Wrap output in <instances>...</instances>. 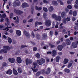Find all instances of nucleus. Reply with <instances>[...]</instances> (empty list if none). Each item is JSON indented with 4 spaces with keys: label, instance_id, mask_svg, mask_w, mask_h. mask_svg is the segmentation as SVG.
<instances>
[{
    "label": "nucleus",
    "instance_id": "15",
    "mask_svg": "<svg viewBox=\"0 0 78 78\" xmlns=\"http://www.w3.org/2000/svg\"><path fill=\"white\" fill-rule=\"evenodd\" d=\"M66 43L67 45H70V44L71 43V42H70V40H69V39H67L66 40Z\"/></svg>",
    "mask_w": 78,
    "mask_h": 78
},
{
    "label": "nucleus",
    "instance_id": "55",
    "mask_svg": "<svg viewBox=\"0 0 78 78\" xmlns=\"http://www.w3.org/2000/svg\"><path fill=\"white\" fill-rule=\"evenodd\" d=\"M43 2H44V3H48V1L47 0H44L43 1Z\"/></svg>",
    "mask_w": 78,
    "mask_h": 78
},
{
    "label": "nucleus",
    "instance_id": "38",
    "mask_svg": "<svg viewBox=\"0 0 78 78\" xmlns=\"http://www.w3.org/2000/svg\"><path fill=\"white\" fill-rule=\"evenodd\" d=\"M73 14V16H76L77 14V12L76 11H74Z\"/></svg>",
    "mask_w": 78,
    "mask_h": 78
},
{
    "label": "nucleus",
    "instance_id": "30",
    "mask_svg": "<svg viewBox=\"0 0 78 78\" xmlns=\"http://www.w3.org/2000/svg\"><path fill=\"white\" fill-rule=\"evenodd\" d=\"M18 72L19 73H22V70L20 68H19L18 69Z\"/></svg>",
    "mask_w": 78,
    "mask_h": 78
},
{
    "label": "nucleus",
    "instance_id": "19",
    "mask_svg": "<svg viewBox=\"0 0 78 78\" xmlns=\"http://www.w3.org/2000/svg\"><path fill=\"white\" fill-rule=\"evenodd\" d=\"M56 20L59 21H60L61 20V16H57L55 18Z\"/></svg>",
    "mask_w": 78,
    "mask_h": 78
},
{
    "label": "nucleus",
    "instance_id": "4",
    "mask_svg": "<svg viewBox=\"0 0 78 78\" xmlns=\"http://www.w3.org/2000/svg\"><path fill=\"white\" fill-rule=\"evenodd\" d=\"M26 61V64L27 66L28 65H30L32 63V60H30L28 59V58H26L25 60Z\"/></svg>",
    "mask_w": 78,
    "mask_h": 78
},
{
    "label": "nucleus",
    "instance_id": "45",
    "mask_svg": "<svg viewBox=\"0 0 78 78\" xmlns=\"http://www.w3.org/2000/svg\"><path fill=\"white\" fill-rule=\"evenodd\" d=\"M43 10L44 12H47L48 11V10L45 7H43Z\"/></svg>",
    "mask_w": 78,
    "mask_h": 78
},
{
    "label": "nucleus",
    "instance_id": "42",
    "mask_svg": "<svg viewBox=\"0 0 78 78\" xmlns=\"http://www.w3.org/2000/svg\"><path fill=\"white\" fill-rule=\"evenodd\" d=\"M6 66V63L5 62H4L2 63V68H3L4 67H5Z\"/></svg>",
    "mask_w": 78,
    "mask_h": 78
},
{
    "label": "nucleus",
    "instance_id": "21",
    "mask_svg": "<svg viewBox=\"0 0 78 78\" xmlns=\"http://www.w3.org/2000/svg\"><path fill=\"white\" fill-rule=\"evenodd\" d=\"M73 47V48H76L77 47V44L75 42H73L72 43Z\"/></svg>",
    "mask_w": 78,
    "mask_h": 78
},
{
    "label": "nucleus",
    "instance_id": "28",
    "mask_svg": "<svg viewBox=\"0 0 78 78\" xmlns=\"http://www.w3.org/2000/svg\"><path fill=\"white\" fill-rule=\"evenodd\" d=\"M42 38L44 39H47V35L46 34L44 33L43 34Z\"/></svg>",
    "mask_w": 78,
    "mask_h": 78
},
{
    "label": "nucleus",
    "instance_id": "63",
    "mask_svg": "<svg viewBox=\"0 0 78 78\" xmlns=\"http://www.w3.org/2000/svg\"><path fill=\"white\" fill-rule=\"evenodd\" d=\"M60 43H61V41H58L57 42H56V44H59Z\"/></svg>",
    "mask_w": 78,
    "mask_h": 78
},
{
    "label": "nucleus",
    "instance_id": "25",
    "mask_svg": "<svg viewBox=\"0 0 78 78\" xmlns=\"http://www.w3.org/2000/svg\"><path fill=\"white\" fill-rule=\"evenodd\" d=\"M7 40L8 41V42L9 44H11L12 43V39H11V38L9 37H8V38Z\"/></svg>",
    "mask_w": 78,
    "mask_h": 78
},
{
    "label": "nucleus",
    "instance_id": "46",
    "mask_svg": "<svg viewBox=\"0 0 78 78\" xmlns=\"http://www.w3.org/2000/svg\"><path fill=\"white\" fill-rule=\"evenodd\" d=\"M51 16L52 18H54V19H56V15H55V14H53Z\"/></svg>",
    "mask_w": 78,
    "mask_h": 78
},
{
    "label": "nucleus",
    "instance_id": "5",
    "mask_svg": "<svg viewBox=\"0 0 78 78\" xmlns=\"http://www.w3.org/2000/svg\"><path fill=\"white\" fill-rule=\"evenodd\" d=\"M45 24L47 27H50L51 25V21L50 20H46L45 22Z\"/></svg>",
    "mask_w": 78,
    "mask_h": 78
},
{
    "label": "nucleus",
    "instance_id": "49",
    "mask_svg": "<svg viewBox=\"0 0 78 78\" xmlns=\"http://www.w3.org/2000/svg\"><path fill=\"white\" fill-rule=\"evenodd\" d=\"M74 28L75 30L76 31H77L78 30V27L77 26H75L74 27Z\"/></svg>",
    "mask_w": 78,
    "mask_h": 78
},
{
    "label": "nucleus",
    "instance_id": "12",
    "mask_svg": "<svg viewBox=\"0 0 78 78\" xmlns=\"http://www.w3.org/2000/svg\"><path fill=\"white\" fill-rule=\"evenodd\" d=\"M6 73L8 75H11L12 73V71L11 69H8L7 72H6Z\"/></svg>",
    "mask_w": 78,
    "mask_h": 78
},
{
    "label": "nucleus",
    "instance_id": "29",
    "mask_svg": "<svg viewBox=\"0 0 78 78\" xmlns=\"http://www.w3.org/2000/svg\"><path fill=\"white\" fill-rule=\"evenodd\" d=\"M48 10L50 12H52V11H53V7L52 6L48 8Z\"/></svg>",
    "mask_w": 78,
    "mask_h": 78
},
{
    "label": "nucleus",
    "instance_id": "7",
    "mask_svg": "<svg viewBox=\"0 0 78 78\" xmlns=\"http://www.w3.org/2000/svg\"><path fill=\"white\" fill-rule=\"evenodd\" d=\"M13 4L14 7L16 6H16H20V2H16L15 1L13 3Z\"/></svg>",
    "mask_w": 78,
    "mask_h": 78
},
{
    "label": "nucleus",
    "instance_id": "6",
    "mask_svg": "<svg viewBox=\"0 0 78 78\" xmlns=\"http://www.w3.org/2000/svg\"><path fill=\"white\" fill-rule=\"evenodd\" d=\"M23 33L25 35L26 37H27L28 39L30 37V34L28 32H27V31L26 30H24Z\"/></svg>",
    "mask_w": 78,
    "mask_h": 78
},
{
    "label": "nucleus",
    "instance_id": "53",
    "mask_svg": "<svg viewBox=\"0 0 78 78\" xmlns=\"http://www.w3.org/2000/svg\"><path fill=\"white\" fill-rule=\"evenodd\" d=\"M31 35H32V36H33V37L34 38L35 37V35L34 34V32L33 31H32V33H31Z\"/></svg>",
    "mask_w": 78,
    "mask_h": 78
},
{
    "label": "nucleus",
    "instance_id": "44",
    "mask_svg": "<svg viewBox=\"0 0 78 78\" xmlns=\"http://www.w3.org/2000/svg\"><path fill=\"white\" fill-rule=\"evenodd\" d=\"M34 12V8L32 6V8L31 9V13L32 14H33V12Z\"/></svg>",
    "mask_w": 78,
    "mask_h": 78
},
{
    "label": "nucleus",
    "instance_id": "35",
    "mask_svg": "<svg viewBox=\"0 0 78 78\" xmlns=\"http://www.w3.org/2000/svg\"><path fill=\"white\" fill-rule=\"evenodd\" d=\"M41 74V71H38L36 73L35 75L36 76H39Z\"/></svg>",
    "mask_w": 78,
    "mask_h": 78
},
{
    "label": "nucleus",
    "instance_id": "20",
    "mask_svg": "<svg viewBox=\"0 0 78 78\" xmlns=\"http://www.w3.org/2000/svg\"><path fill=\"white\" fill-rule=\"evenodd\" d=\"M68 62H69V59H67V58H65L64 59L63 61L64 64H67V63H68Z\"/></svg>",
    "mask_w": 78,
    "mask_h": 78
},
{
    "label": "nucleus",
    "instance_id": "36",
    "mask_svg": "<svg viewBox=\"0 0 78 78\" xmlns=\"http://www.w3.org/2000/svg\"><path fill=\"white\" fill-rule=\"evenodd\" d=\"M36 36L37 39H38V40L40 39V37H41V36L39 34H37Z\"/></svg>",
    "mask_w": 78,
    "mask_h": 78
},
{
    "label": "nucleus",
    "instance_id": "18",
    "mask_svg": "<svg viewBox=\"0 0 78 78\" xmlns=\"http://www.w3.org/2000/svg\"><path fill=\"white\" fill-rule=\"evenodd\" d=\"M40 72L42 75H45L46 74V72H45V70L44 69L41 70Z\"/></svg>",
    "mask_w": 78,
    "mask_h": 78
},
{
    "label": "nucleus",
    "instance_id": "27",
    "mask_svg": "<svg viewBox=\"0 0 78 78\" xmlns=\"http://www.w3.org/2000/svg\"><path fill=\"white\" fill-rule=\"evenodd\" d=\"M64 71H65V72H66V73H70V69L67 68H65V69H64Z\"/></svg>",
    "mask_w": 78,
    "mask_h": 78
},
{
    "label": "nucleus",
    "instance_id": "43",
    "mask_svg": "<svg viewBox=\"0 0 78 78\" xmlns=\"http://www.w3.org/2000/svg\"><path fill=\"white\" fill-rule=\"evenodd\" d=\"M63 22L64 23H65V24H66V23H67V22H66V18H64L63 19Z\"/></svg>",
    "mask_w": 78,
    "mask_h": 78
},
{
    "label": "nucleus",
    "instance_id": "9",
    "mask_svg": "<svg viewBox=\"0 0 78 78\" xmlns=\"http://www.w3.org/2000/svg\"><path fill=\"white\" fill-rule=\"evenodd\" d=\"M8 60L9 62L11 63H14L15 62V59L13 58H9Z\"/></svg>",
    "mask_w": 78,
    "mask_h": 78
},
{
    "label": "nucleus",
    "instance_id": "11",
    "mask_svg": "<svg viewBox=\"0 0 78 78\" xmlns=\"http://www.w3.org/2000/svg\"><path fill=\"white\" fill-rule=\"evenodd\" d=\"M51 72V69L50 67H48L47 69V71L46 72V75H49Z\"/></svg>",
    "mask_w": 78,
    "mask_h": 78
},
{
    "label": "nucleus",
    "instance_id": "32",
    "mask_svg": "<svg viewBox=\"0 0 78 78\" xmlns=\"http://www.w3.org/2000/svg\"><path fill=\"white\" fill-rule=\"evenodd\" d=\"M19 17L18 16L16 20L15 21V23L16 24H18L19 23Z\"/></svg>",
    "mask_w": 78,
    "mask_h": 78
},
{
    "label": "nucleus",
    "instance_id": "64",
    "mask_svg": "<svg viewBox=\"0 0 78 78\" xmlns=\"http://www.w3.org/2000/svg\"><path fill=\"white\" fill-rule=\"evenodd\" d=\"M33 65L34 66H37V63L34 62L33 63Z\"/></svg>",
    "mask_w": 78,
    "mask_h": 78
},
{
    "label": "nucleus",
    "instance_id": "13",
    "mask_svg": "<svg viewBox=\"0 0 78 78\" xmlns=\"http://www.w3.org/2000/svg\"><path fill=\"white\" fill-rule=\"evenodd\" d=\"M63 46L62 45H58L57 47V48L59 51H62Z\"/></svg>",
    "mask_w": 78,
    "mask_h": 78
},
{
    "label": "nucleus",
    "instance_id": "59",
    "mask_svg": "<svg viewBox=\"0 0 78 78\" xmlns=\"http://www.w3.org/2000/svg\"><path fill=\"white\" fill-rule=\"evenodd\" d=\"M33 19H30L28 21V22H33Z\"/></svg>",
    "mask_w": 78,
    "mask_h": 78
},
{
    "label": "nucleus",
    "instance_id": "48",
    "mask_svg": "<svg viewBox=\"0 0 78 78\" xmlns=\"http://www.w3.org/2000/svg\"><path fill=\"white\" fill-rule=\"evenodd\" d=\"M67 8L69 9H72V7L71 5H68L67 6Z\"/></svg>",
    "mask_w": 78,
    "mask_h": 78
},
{
    "label": "nucleus",
    "instance_id": "10",
    "mask_svg": "<svg viewBox=\"0 0 78 78\" xmlns=\"http://www.w3.org/2000/svg\"><path fill=\"white\" fill-rule=\"evenodd\" d=\"M16 61L18 64H20L22 62V59L20 57H18L16 58Z\"/></svg>",
    "mask_w": 78,
    "mask_h": 78
},
{
    "label": "nucleus",
    "instance_id": "33",
    "mask_svg": "<svg viewBox=\"0 0 78 78\" xmlns=\"http://www.w3.org/2000/svg\"><path fill=\"white\" fill-rule=\"evenodd\" d=\"M49 46H50V47L51 48H55V45H52V44H51V43H49Z\"/></svg>",
    "mask_w": 78,
    "mask_h": 78
},
{
    "label": "nucleus",
    "instance_id": "52",
    "mask_svg": "<svg viewBox=\"0 0 78 78\" xmlns=\"http://www.w3.org/2000/svg\"><path fill=\"white\" fill-rule=\"evenodd\" d=\"M49 34L50 36H52L53 34V32L51 30L49 32Z\"/></svg>",
    "mask_w": 78,
    "mask_h": 78
},
{
    "label": "nucleus",
    "instance_id": "37",
    "mask_svg": "<svg viewBox=\"0 0 78 78\" xmlns=\"http://www.w3.org/2000/svg\"><path fill=\"white\" fill-rule=\"evenodd\" d=\"M31 69L34 72H37V70H38V69H34L33 68H32Z\"/></svg>",
    "mask_w": 78,
    "mask_h": 78
},
{
    "label": "nucleus",
    "instance_id": "16",
    "mask_svg": "<svg viewBox=\"0 0 78 78\" xmlns=\"http://www.w3.org/2000/svg\"><path fill=\"white\" fill-rule=\"evenodd\" d=\"M16 33L18 36H20L21 35V31L19 30H16Z\"/></svg>",
    "mask_w": 78,
    "mask_h": 78
},
{
    "label": "nucleus",
    "instance_id": "61",
    "mask_svg": "<svg viewBox=\"0 0 78 78\" xmlns=\"http://www.w3.org/2000/svg\"><path fill=\"white\" fill-rule=\"evenodd\" d=\"M60 40L61 42H63L64 41V38L63 37H61L60 38Z\"/></svg>",
    "mask_w": 78,
    "mask_h": 78
},
{
    "label": "nucleus",
    "instance_id": "14",
    "mask_svg": "<svg viewBox=\"0 0 78 78\" xmlns=\"http://www.w3.org/2000/svg\"><path fill=\"white\" fill-rule=\"evenodd\" d=\"M42 24V23H41V22H39L38 21H36L35 23V25L36 27L37 26V25H41Z\"/></svg>",
    "mask_w": 78,
    "mask_h": 78
},
{
    "label": "nucleus",
    "instance_id": "22",
    "mask_svg": "<svg viewBox=\"0 0 78 78\" xmlns=\"http://www.w3.org/2000/svg\"><path fill=\"white\" fill-rule=\"evenodd\" d=\"M60 59H61V57L59 56H58L56 57V62H59V60H60Z\"/></svg>",
    "mask_w": 78,
    "mask_h": 78
},
{
    "label": "nucleus",
    "instance_id": "23",
    "mask_svg": "<svg viewBox=\"0 0 78 78\" xmlns=\"http://www.w3.org/2000/svg\"><path fill=\"white\" fill-rule=\"evenodd\" d=\"M52 4H53V5L55 6H57V5H58V2L57 1H52Z\"/></svg>",
    "mask_w": 78,
    "mask_h": 78
},
{
    "label": "nucleus",
    "instance_id": "2",
    "mask_svg": "<svg viewBox=\"0 0 78 78\" xmlns=\"http://www.w3.org/2000/svg\"><path fill=\"white\" fill-rule=\"evenodd\" d=\"M45 60L43 58H41L40 59V61L39 60H37V62L40 66H41L43 64L42 63H45Z\"/></svg>",
    "mask_w": 78,
    "mask_h": 78
},
{
    "label": "nucleus",
    "instance_id": "57",
    "mask_svg": "<svg viewBox=\"0 0 78 78\" xmlns=\"http://www.w3.org/2000/svg\"><path fill=\"white\" fill-rule=\"evenodd\" d=\"M6 14H3L2 15V17L3 18H5L6 17Z\"/></svg>",
    "mask_w": 78,
    "mask_h": 78
},
{
    "label": "nucleus",
    "instance_id": "54",
    "mask_svg": "<svg viewBox=\"0 0 78 78\" xmlns=\"http://www.w3.org/2000/svg\"><path fill=\"white\" fill-rule=\"evenodd\" d=\"M67 3L68 5H70V4H72V2L69 0L67 1Z\"/></svg>",
    "mask_w": 78,
    "mask_h": 78
},
{
    "label": "nucleus",
    "instance_id": "39",
    "mask_svg": "<svg viewBox=\"0 0 78 78\" xmlns=\"http://www.w3.org/2000/svg\"><path fill=\"white\" fill-rule=\"evenodd\" d=\"M72 65H73V64H72V63H69L68 64V66H67L68 68H70V67L72 66Z\"/></svg>",
    "mask_w": 78,
    "mask_h": 78
},
{
    "label": "nucleus",
    "instance_id": "40",
    "mask_svg": "<svg viewBox=\"0 0 78 78\" xmlns=\"http://www.w3.org/2000/svg\"><path fill=\"white\" fill-rule=\"evenodd\" d=\"M8 3L9 4V5H7L6 6V8L8 9H9V6H10V5H11V2L10 1H9L8 2Z\"/></svg>",
    "mask_w": 78,
    "mask_h": 78
},
{
    "label": "nucleus",
    "instance_id": "1",
    "mask_svg": "<svg viewBox=\"0 0 78 78\" xmlns=\"http://www.w3.org/2000/svg\"><path fill=\"white\" fill-rule=\"evenodd\" d=\"M4 49L0 50V54L4 53L6 54L8 53V51L10 50L12 48V47H9L8 46H4L3 47Z\"/></svg>",
    "mask_w": 78,
    "mask_h": 78
},
{
    "label": "nucleus",
    "instance_id": "47",
    "mask_svg": "<svg viewBox=\"0 0 78 78\" xmlns=\"http://www.w3.org/2000/svg\"><path fill=\"white\" fill-rule=\"evenodd\" d=\"M37 50V48L36 47H34L33 48V51H36Z\"/></svg>",
    "mask_w": 78,
    "mask_h": 78
},
{
    "label": "nucleus",
    "instance_id": "51",
    "mask_svg": "<svg viewBox=\"0 0 78 78\" xmlns=\"http://www.w3.org/2000/svg\"><path fill=\"white\" fill-rule=\"evenodd\" d=\"M12 16H13V13H11L10 14V19H12Z\"/></svg>",
    "mask_w": 78,
    "mask_h": 78
},
{
    "label": "nucleus",
    "instance_id": "50",
    "mask_svg": "<svg viewBox=\"0 0 78 78\" xmlns=\"http://www.w3.org/2000/svg\"><path fill=\"white\" fill-rule=\"evenodd\" d=\"M66 20L67 22H69V21H70V19L69 17H67Z\"/></svg>",
    "mask_w": 78,
    "mask_h": 78
},
{
    "label": "nucleus",
    "instance_id": "26",
    "mask_svg": "<svg viewBox=\"0 0 78 78\" xmlns=\"http://www.w3.org/2000/svg\"><path fill=\"white\" fill-rule=\"evenodd\" d=\"M56 55V51L55 50H53L52 51V56H55Z\"/></svg>",
    "mask_w": 78,
    "mask_h": 78
},
{
    "label": "nucleus",
    "instance_id": "56",
    "mask_svg": "<svg viewBox=\"0 0 78 78\" xmlns=\"http://www.w3.org/2000/svg\"><path fill=\"white\" fill-rule=\"evenodd\" d=\"M30 42L31 43V44H32L33 45H36V43L34 42L31 41Z\"/></svg>",
    "mask_w": 78,
    "mask_h": 78
},
{
    "label": "nucleus",
    "instance_id": "3",
    "mask_svg": "<svg viewBox=\"0 0 78 78\" xmlns=\"http://www.w3.org/2000/svg\"><path fill=\"white\" fill-rule=\"evenodd\" d=\"M14 12L17 15H22V14L23 13V11L19 9L17 10L16 9H14Z\"/></svg>",
    "mask_w": 78,
    "mask_h": 78
},
{
    "label": "nucleus",
    "instance_id": "24",
    "mask_svg": "<svg viewBox=\"0 0 78 78\" xmlns=\"http://www.w3.org/2000/svg\"><path fill=\"white\" fill-rule=\"evenodd\" d=\"M66 16V13L64 12H62L61 14V17L62 18H64V17Z\"/></svg>",
    "mask_w": 78,
    "mask_h": 78
},
{
    "label": "nucleus",
    "instance_id": "8",
    "mask_svg": "<svg viewBox=\"0 0 78 78\" xmlns=\"http://www.w3.org/2000/svg\"><path fill=\"white\" fill-rule=\"evenodd\" d=\"M22 8H27L29 6L28 4L27 3L24 2L21 5Z\"/></svg>",
    "mask_w": 78,
    "mask_h": 78
},
{
    "label": "nucleus",
    "instance_id": "31",
    "mask_svg": "<svg viewBox=\"0 0 78 78\" xmlns=\"http://www.w3.org/2000/svg\"><path fill=\"white\" fill-rule=\"evenodd\" d=\"M35 9L37 10L38 11H40V10H41L42 9V7H37V6H35Z\"/></svg>",
    "mask_w": 78,
    "mask_h": 78
},
{
    "label": "nucleus",
    "instance_id": "17",
    "mask_svg": "<svg viewBox=\"0 0 78 78\" xmlns=\"http://www.w3.org/2000/svg\"><path fill=\"white\" fill-rule=\"evenodd\" d=\"M13 74L15 75H18V73L17 70L15 68H13Z\"/></svg>",
    "mask_w": 78,
    "mask_h": 78
},
{
    "label": "nucleus",
    "instance_id": "62",
    "mask_svg": "<svg viewBox=\"0 0 78 78\" xmlns=\"http://www.w3.org/2000/svg\"><path fill=\"white\" fill-rule=\"evenodd\" d=\"M72 13H73V12L72 11V10H70L69 12V14H71V15H72Z\"/></svg>",
    "mask_w": 78,
    "mask_h": 78
},
{
    "label": "nucleus",
    "instance_id": "60",
    "mask_svg": "<svg viewBox=\"0 0 78 78\" xmlns=\"http://www.w3.org/2000/svg\"><path fill=\"white\" fill-rule=\"evenodd\" d=\"M74 7L76 9H78V5L75 4L74 5Z\"/></svg>",
    "mask_w": 78,
    "mask_h": 78
},
{
    "label": "nucleus",
    "instance_id": "58",
    "mask_svg": "<svg viewBox=\"0 0 78 78\" xmlns=\"http://www.w3.org/2000/svg\"><path fill=\"white\" fill-rule=\"evenodd\" d=\"M21 48H25V47H27V45H22L21 46Z\"/></svg>",
    "mask_w": 78,
    "mask_h": 78
},
{
    "label": "nucleus",
    "instance_id": "41",
    "mask_svg": "<svg viewBox=\"0 0 78 78\" xmlns=\"http://www.w3.org/2000/svg\"><path fill=\"white\" fill-rule=\"evenodd\" d=\"M36 57H37V58H40V54L39 53H37L35 55Z\"/></svg>",
    "mask_w": 78,
    "mask_h": 78
},
{
    "label": "nucleus",
    "instance_id": "34",
    "mask_svg": "<svg viewBox=\"0 0 78 78\" xmlns=\"http://www.w3.org/2000/svg\"><path fill=\"white\" fill-rule=\"evenodd\" d=\"M47 14L46 13L44 12L43 13V17L44 19H46V17H47Z\"/></svg>",
    "mask_w": 78,
    "mask_h": 78
}]
</instances>
